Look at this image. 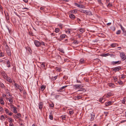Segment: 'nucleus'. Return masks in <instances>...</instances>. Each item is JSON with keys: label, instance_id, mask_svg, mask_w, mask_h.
Returning <instances> with one entry per match:
<instances>
[{"label": "nucleus", "instance_id": "32", "mask_svg": "<svg viewBox=\"0 0 126 126\" xmlns=\"http://www.w3.org/2000/svg\"><path fill=\"white\" fill-rule=\"evenodd\" d=\"M121 32V31L120 30H118L116 32V34H120Z\"/></svg>", "mask_w": 126, "mask_h": 126}, {"label": "nucleus", "instance_id": "51", "mask_svg": "<svg viewBox=\"0 0 126 126\" xmlns=\"http://www.w3.org/2000/svg\"><path fill=\"white\" fill-rule=\"evenodd\" d=\"M112 6V4L110 3H109V4L107 5V6L108 7H111Z\"/></svg>", "mask_w": 126, "mask_h": 126}, {"label": "nucleus", "instance_id": "38", "mask_svg": "<svg viewBox=\"0 0 126 126\" xmlns=\"http://www.w3.org/2000/svg\"><path fill=\"white\" fill-rule=\"evenodd\" d=\"M61 117L63 120H65L66 118V117L65 115H62L61 116Z\"/></svg>", "mask_w": 126, "mask_h": 126}, {"label": "nucleus", "instance_id": "42", "mask_svg": "<svg viewBox=\"0 0 126 126\" xmlns=\"http://www.w3.org/2000/svg\"><path fill=\"white\" fill-rule=\"evenodd\" d=\"M49 105L50 107L53 108L54 107V104L53 103H49Z\"/></svg>", "mask_w": 126, "mask_h": 126}, {"label": "nucleus", "instance_id": "59", "mask_svg": "<svg viewBox=\"0 0 126 126\" xmlns=\"http://www.w3.org/2000/svg\"><path fill=\"white\" fill-rule=\"evenodd\" d=\"M13 114V113L12 112H9V113H8V114H7L9 115L10 116H11V115H12Z\"/></svg>", "mask_w": 126, "mask_h": 126}, {"label": "nucleus", "instance_id": "30", "mask_svg": "<svg viewBox=\"0 0 126 126\" xmlns=\"http://www.w3.org/2000/svg\"><path fill=\"white\" fill-rule=\"evenodd\" d=\"M58 50L60 52H62L63 53H64V52L63 49L62 48H59Z\"/></svg>", "mask_w": 126, "mask_h": 126}, {"label": "nucleus", "instance_id": "29", "mask_svg": "<svg viewBox=\"0 0 126 126\" xmlns=\"http://www.w3.org/2000/svg\"><path fill=\"white\" fill-rule=\"evenodd\" d=\"M110 29L113 31H114L115 30V27L113 26L111 27Z\"/></svg>", "mask_w": 126, "mask_h": 126}, {"label": "nucleus", "instance_id": "22", "mask_svg": "<svg viewBox=\"0 0 126 126\" xmlns=\"http://www.w3.org/2000/svg\"><path fill=\"white\" fill-rule=\"evenodd\" d=\"M87 15L89 16H92V14L91 11H87Z\"/></svg>", "mask_w": 126, "mask_h": 126}, {"label": "nucleus", "instance_id": "19", "mask_svg": "<svg viewBox=\"0 0 126 126\" xmlns=\"http://www.w3.org/2000/svg\"><path fill=\"white\" fill-rule=\"evenodd\" d=\"M0 87L1 88H4L5 86L2 83L0 82Z\"/></svg>", "mask_w": 126, "mask_h": 126}, {"label": "nucleus", "instance_id": "10", "mask_svg": "<svg viewBox=\"0 0 126 126\" xmlns=\"http://www.w3.org/2000/svg\"><path fill=\"white\" fill-rule=\"evenodd\" d=\"M112 94L110 92H108L107 94H105L104 96L106 97H108L112 95Z\"/></svg>", "mask_w": 126, "mask_h": 126}, {"label": "nucleus", "instance_id": "63", "mask_svg": "<svg viewBox=\"0 0 126 126\" xmlns=\"http://www.w3.org/2000/svg\"><path fill=\"white\" fill-rule=\"evenodd\" d=\"M14 117L15 118H16V119H17L19 118V117H18L17 116V115H15L14 116Z\"/></svg>", "mask_w": 126, "mask_h": 126}, {"label": "nucleus", "instance_id": "55", "mask_svg": "<svg viewBox=\"0 0 126 126\" xmlns=\"http://www.w3.org/2000/svg\"><path fill=\"white\" fill-rule=\"evenodd\" d=\"M58 26L60 27L61 29H62L63 28L62 24H60L58 25Z\"/></svg>", "mask_w": 126, "mask_h": 126}, {"label": "nucleus", "instance_id": "53", "mask_svg": "<svg viewBox=\"0 0 126 126\" xmlns=\"http://www.w3.org/2000/svg\"><path fill=\"white\" fill-rule=\"evenodd\" d=\"M17 116L18 117H20L21 116V114L20 113H18L17 114Z\"/></svg>", "mask_w": 126, "mask_h": 126}, {"label": "nucleus", "instance_id": "21", "mask_svg": "<svg viewBox=\"0 0 126 126\" xmlns=\"http://www.w3.org/2000/svg\"><path fill=\"white\" fill-rule=\"evenodd\" d=\"M109 85L112 88H114L115 87L114 84L112 83H109Z\"/></svg>", "mask_w": 126, "mask_h": 126}, {"label": "nucleus", "instance_id": "60", "mask_svg": "<svg viewBox=\"0 0 126 126\" xmlns=\"http://www.w3.org/2000/svg\"><path fill=\"white\" fill-rule=\"evenodd\" d=\"M40 46L42 45H44L45 44L44 42H41L40 43Z\"/></svg>", "mask_w": 126, "mask_h": 126}, {"label": "nucleus", "instance_id": "50", "mask_svg": "<svg viewBox=\"0 0 126 126\" xmlns=\"http://www.w3.org/2000/svg\"><path fill=\"white\" fill-rule=\"evenodd\" d=\"M17 89H18L20 91H21L22 90L21 87L20 86Z\"/></svg>", "mask_w": 126, "mask_h": 126}, {"label": "nucleus", "instance_id": "36", "mask_svg": "<svg viewBox=\"0 0 126 126\" xmlns=\"http://www.w3.org/2000/svg\"><path fill=\"white\" fill-rule=\"evenodd\" d=\"M97 1L99 4H100L102 5H103V4L102 3L101 0H98Z\"/></svg>", "mask_w": 126, "mask_h": 126}, {"label": "nucleus", "instance_id": "31", "mask_svg": "<svg viewBox=\"0 0 126 126\" xmlns=\"http://www.w3.org/2000/svg\"><path fill=\"white\" fill-rule=\"evenodd\" d=\"M6 16L7 20H8L9 19V16L8 13H7V14L6 15Z\"/></svg>", "mask_w": 126, "mask_h": 126}, {"label": "nucleus", "instance_id": "45", "mask_svg": "<svg viewBox=\"0 0 126 126\" xmlns=\"http://www.w3.org/2000/svg\"><path fill=\"white\" fill-rule=\"evenodd\" d=\"M77 12V10L76 9L74 10L72 12L74 14H76Z\"/></svg>", "mask_w": 126, "mask_h": 126}, {"label": "nucleus", "instance_id": "16", "mask_svg": "<svg viewBox=\"0 0 126 126\" xmlns=\"http://www.w3.org/2000/svg\"><path fill=\"white\" fill-rule=\"evenodd\" d=\"M86 91V90L85 89L83 88H81L80 90H78L77 92H85Z\"/></svg>", "mask_w": 126, "mask_h": 126}, {"label": "nucleus", "instance_id": "37", "mask_svg": "<svg viewBox=\"0 0 126 126\" xmlns=\"http://www.w3.org/2000/svg\"><path fill=\"white\" fill-rule=\"evenodd\" d=\"M121 30L123 31V32H124L125 31V30L124 28L122 27L121 25H120Z\"/></svg>", "mask_w": 126, "mask_h": 126}, {"label": "nucleus", "instance_id": "3", "mask_svg": "<svg viewBox=\"0 0 126 126\" xmlns=\"http://www.w3.org/2000/svg\"><path fill=\"white\" fill-rule=\"evenodd\" d=\"M120 57L122 61H124L126 58V55L123 52H122L120 53Z\"/></svg>", "mask_w": 126, "mask_h": 126}, {"label": "nucleus", "instance_id": "44", "mask_svg": "<svg viewBox=\"0 0 126 126\" xmlns=\"http://www.w3.org/2000/svg\"><path fill=\"white\" fill-rule=\"evenodd\" d=\"M56 70L58 72H60L61 70V68L57 67L56 68Z\"/></svg>", "mask_w": 126, "mask_h": 126}, {"label": "nucleus", "instance_id": "62", "mask_svg": "<svg viewBox=\"0 0 126 126\" xmlns=\"http://www.w3.org/2000/svg\"><path fill=\"white\" fill-rule=\"evenodd\" d=\"M108 113V112H104V115L106 116H107V114Z\"/></svg>", "mask_w": 126, "mask_h": 126}, {"label": "nucleus", "instance_id": "48", "mask_svg": "<svg viewBox=\"0 0 126 126\" xmlns=\"http://www.w3.org/2000/svg\"><path fill=\"white\" fill-rule=\"evenodd\" d=\"M82 98V97L81 95H79L76 97V99H79L80 98Z\"/></svg>", "mask_w": 126, "mask_h": 126}, {"label": "nucleus", "instance_id": "8", "mask_svg": "<svg viewBox=\"0 0 126 126\" xmlns=\"http://www.w3.org/2000/svg\"><path fill=\"white\" fill-rule=\"evenodd\" d=\"M86 61L83 59L81 58L79 61V64H82L85 63Z\"/></svg>", "mask_w": 126, "mask_h": 126}, {"label": "nucleus", "instance_id": "18", "mask_svg": "<svg viewBox=\"0 0 126 126\" xmlns=\"http://www.w3.org/2000/svg\"><path fill=\"white\" fill-rule=\"evenodd\" d=\"M8 118V122L9 123H12L14 121V120L11 118L9 117Z\"/></svg>", "mask_w": 126, "mask_h": 126}, {"label": "nucleus", "instance_id": "47", "mask_svg": "<svg viewBox=\"0 0 126 126\" xmlns=\"http://www.w3.org/2000/svg\"><path fill=\"white\" fill-rule=\"evenodd\" d=\"M121 76L120 78L123 79L126 76L124 75H122Z\"/></svg>", "mask_w": 126, "mask_h": 126}, {"label": "nucleus", "instance_id": "2", "mask_svg": "<svg viewBox=\"0 0 126 126\" xmlns=\"http://www.w3.org/2000/svg\"><path fill=\"white\" fill-rule=\"evenodd\" d=\"M6 48L7 53L9 56H11V52L10 48H9V47L7 45H6Z\"/></svg>", "mask_w": 126, "mask_h": 126}, {"label": "nucleus", "instance_id": "5", "mask_svg": "<svg viewBox=\"0 0 126 126\" xmlns=\"http://www.w3.org/2000/svg\"><path fill=\"white\" fill-rule=\"evenodd\" d=\"M121 61H118L116 62H112L111 63V64L113 65H116V64H119L121 63Z\"/></svg>", "mask_w": 126, "mask_h": 126}, {"label": "nucleus", "instance_id": "7", "mask_svg": "<svg viewBox=\"0 0 126 126\" xmlns=\"http://www.w3.org/2000/svg\"><path fill=\"white\" fill-rule=\"evenodd\" d=\"M34 43L35 45L37 47H39L40 46V42L37 40H35Z\"/></svg>", "mask_w": 126, "mask_h": 126}, {"label": "nucleus", "instance_id": "12", "mask_svg": "<svg viewBox=\"0 0 126 126\" xmlns=\"http://www.w3.org/2000/svg\"><path fill=\"white\" fill-rule=\"evenodd\" d=\"M79 11L81 12L84 13L85 14L87 15L88 11H87V10H85L83 9H81Z\"/></svg>", "mask_w": 126, "mask_h": 126}, {"label": "nucleus", "instance_id": "14", "mask_svg": "<svg viewBox=\"0 0 126 126\" xmlns=\"http://www.w3.org/2000/svg\"><path fill=\"white\" fill-rule=\"evenodd\" d=\"M0 103L2 105H4V102L3 100V98L1 97L0 98Z\"/></svg>", "mask_w": 126, "mask_h": 126}, {"label": "nucleus", "instance_id": "43", "mask_svg": "<svg viewBox=\"0 0 126 126\" xmlns=\"http://www.w3.org/2000/svg\"><path fill=\"white\" fill-rule=\"evenodd\" d=\"M5 111L6 114H8L9 113V110L7 109H5Z\"/></svg>", "mask_w": 126, "mask_h": 126}, {"label": "nucleus", "instance_id": "11", "mask_svg": "<svg viewBox=\"0 0 126 126\" xmlns=\"http://www.w3.org/2000/svg\"><path fill=\"white\" fill-rule=\"evenodd\" d=\"M113 102L111 101H109L105 103V105L106 106H108L109 105H111L112 104Z\"/></svg>", "mask_w": 126, "mask_h": 126}, {"label": "nucleus", "instance_id": "40", "mask_svg": "<svg viewBox=\"0 0 126 126\" xmlns=\"http://www.w3.org/2000/svg\"><path fill=\"white\" fill-rule=\"evenodd\" d=\"M66 35L65 34H63L60 36V37L61 38H65Z\"/></svg>", "mask_w": 126, "mask_h": 126}, {"label": "nucleus", "instance_id": "4", "mask_svg": "<svg viewBox=\"0 0 126 126\" xmlns=\"http://www.w3.org/2000/svg\"><path fill=\"white\" fill-rule=\"evenodd\" d=\"M13 106V105H11L10 106ZM11 109H13V112L14 113H16L17 112V108H16V107H15L13 106V107H11Z\"/></svg>", "mask_w": 126, "mask_h": 126}, {"label": "nucleus", "instance_id": "46", "mask_svg": "<svg viewBox=\"0 0 126 126\" xmlns=\"http://www.w3.org/2000/svg\"><path fill=\"white\" fill-rule=\"evenodd\" d=\"M9 101L11 104L13 102V100L12 98H10L9 100Z\"/></svg>", "mask_w": 126, "mask_h": 126}, {"label": "nucleus", "instance_id": "57", "mask_svg": "<svg viewBox=\"0 0 126 126\" xmlns=\"http://www.w3.org/2000/svg\"><path fill=\"white\" fill-rule=\"evenodd\" d=\"M8 79L7 80L9 82H11L12 81L11 79L9 78H8Z\"/></svg>", "mask_w": 126, "mask_h": 126}, {"label": "nucleus", "instance_id": "17", "mask_svg": "<svg viewBox=\"0 0 126 126\" xmlns=\"http://www.w3.org/2000/svg\"><path fill=\"white\" fill-rule=\"evenodd\" d=\"M79 33L82 34L84 32V29L83 28H81L79 30Z\"/></svg>", "mask_w": 126, "mask_h": 126}, {"label": "nucleus", "instance_id": "64", "mask_svg": "<svg viewBox=\"0 0 126 126\" xmlns=\"http://www.w3.org/2000/svg\"><path fill=\"white\" fill-rule=\"evenodd\" d=\"M10 123L9 125V126H14L13 124L12 123Z\"/></svg>", "mask_w": 126, "mask_h": 126}, {"label": "nucleus", "instance_id": "58", "mask_svg": "<svg viewBox=\"0 0 126 126\" xmlns=\"http://www.w3.org/2000/svg\"><path fill=\"white\" fill-rule=\"evenodd\" d=\"M74 5H75L76 6H77L78 7V6H79V4L77 3H74Z\"/></svg>", "mask_w": 126, "mask_h": 126}, {"label": "nucleus", "instance_id": "6", "mask_svg": "<svg viewBox=\"0 0 126 126\" xmlns=\"http://www.w3.org/2000/svg\"><path fill=\"white\" fill-rule=\"evenodd\" d=\"M121 69V67L120 66H117L115 67L113 69V70L114 71L116 72V71H118Z\"/></svg>", "mask_w": 126, "mask_h": 126}, {"label": "nucleus", "instance_id": "49", "mask_svg": "<svg viewBox=\"0 0 126 126\" xmlns=\"http://www.w3.org/2000/svg\"><path fill=\"white\" fill-rule=\"evenodd\" d=\"M22 9L23 10L21 11V12H24V11H26L25 10H24V9H27L28 10V8H22Z\"/></svg>", "mask_w": 126, "mask_h": 126}, {"label": "nucleus", "instance_id": "15", "mask_svg": "<svg viewBox=\"0 0 126 126\" xmlns=\"http://www.w3.org/2000/svg\"><path fill=\"white\" fill-rule=\"evenodd\" d=\"M126 97H125L123 98L122 100V103L124 104H126Z\"/></svg>", "mask_w": 126, "mask_h": 126}, {"label": "nucleus", "instance_id": "52", "mask_svg": "<svg viewBox=\"0 0 126 126\" xmlns=\"http://www.w3.org/2000/svg\"><path fill=\"white\" fill-rule=\"evenodd\" d=\"M5 92L7 94H9V90L8 89H6L5 90Z\"/></svg>", "mask_w": 126, "mask_h": 126}, {"label": "nucleus", "instance_id": "9", "mask_svg": "<svg viewBox=\"0 0 126 126\" xmlns=\"http://www.w3.org/2000/svg\"><path fill=\"white\" fill-rule=\"evenodd\" d=\"M39 109L41 110L43 106V104L42 102H41L39 103Z\"/></svg>", "mask_w": 126, "mask_h": 126}, {"label": "nucleus", "instance_id": "39", "mask_svg": "<svg viewBox=\"0 0 126 126\" xmlns=\"http://www.w3.org/2000/svg\"><path fill=\"white\" fill-rule=\"evenodd\" d=\"M108 53H103L102 54V56L104 57H106L108 55Z\"/></svg>", "mask_w": 126, "mask_h": 126}, {"label": "nucleus", "instance_id": "20", "mask_svg": "<svg viewBox=\"0 0 126 126\" xmlns=\"http://www.w3.org/2000/svg\"><path fill=\"white\" fill-rule=\"evenodd\" d=\"M49 118L51 120L53 119V116L52 114V112H50V115H49Z\"/></svg>", "mask_w": 126, "mask_h": 126}, {"label": "nucleus", "instance_id": "1", "mask_svg": "<svg viewBox=\"0 0 126 126\" xmlns=\"http://www.w3.org/2000/svg\"><path fill=\"white\" fill-rule=\"evenodd\" d=\"M94 114L93 113H90V115L89 116V118L90 119V120L91 121H93L94 120Z\"/></svg>", "mask_w": 126, "mask_h": 126}, {"label": "nucleus", "instance_id": "24", "mask_svg": "<svg viewBox=\"0 0 126 126\" xmlns=\"http://www.w3.org/2000/svg\"><path fill=\"white\" fill-rule=\"evenodd\" d=\"M7 66L9 67L10 66V62L8 60L7 62Z\"/></svg>", "mask_w": 126, "mask_h": 126}, {"label": "nucleus", "instance_id": "13", "mask_svg": "<svg viewBox=\"0 0 126 126\" xmlns=\"http://www.w3.org/2000/svg\"><path fill=\"white\" fill-rule=\"evenodd\" d=\"M69 17L72 19H74L75 18V16L73 14H71L69 15Z\"/></svg>", "mask_w": 126, "mask_h": 126}, {"label": "nucleus", "instance_id": "23", "mask_svg": "<svg viewBox=\"0 0 126 126\" xmlns=\"http://www.w3.org/2000/svg\"><path fill=\"white\" fill-rule=\"evenodd\" d=\"M57 78V76H55L54 77H52V78H51V79L52 81H53L55 80Z\"/></svg>", "mask_w": 126, "mask_h": 126}, {"label": "nucleus", "instance_id": "27", "mask_svg": "<svg viewBox=\"0 0 126 126\" xmlns=\"http://www.w3.org/2000/svg\"><path fill=\"white\" fill-rule=\"evenodd\" d=\"M4 119V117L3 115H2L1 116L0 119L2 121H3Z\"/></svg>", "mask_w": 126, "mask_h": 126}, {"label": "nucleus", "instance_id": "56", "mask_svg": "<svg viewBox=\"0 0 126 126\" xmlns=\"http://www.w3.org/2000/svg\"><path fill=\"white\" fill-rule=\"evenodd\" d=\"M0 10L1 11H3L2 7L1 5L0 4Z\"/></svg>", "mask_w": 126, "mask_h": 126}, {"label": "nucleus", "instance_id": "61", "mask_svg": "<svg viewBox=\"0 0 126 126\" xmlns=\"http://www.w3.org/2000/svg\"><path fill=\"white\" fill-rule=\"evenodd\" d=\"M41 67H45V65L43 63L41 65Z\"/></svg>", "mask_w": 126, "mask_h": 126}, {"label": "nucleus", "instance_id": "26", "mask_svg": "<svg viewBox=\"0 0 126 126\" xmlns=\"http://www.w3.org/2000/svg\"><path fill=\"white\" fill-rule=\"evenodd\" d=\"M69 112L70 114L72 115L73 114L74 111L73 110H69Z\"/></svg>", "mask_w": 126, "mask_h": 126}, {"label": "nucleus", "instance_id": "33", "mask_svg": "<svg viewBox=\"0 0 126 126\" xmlns=\"http://www.w3.org/2000/svg\"><path fill=\"white\" fill-rule=\"evenodd\" d=\"M14 85H15V86L16 87V89H17L18 88V87H19V85H18L16 83H15V84H14Z\"/></svg>", "mask_w": 126, "mask_h": 126}, {"label": "nucleus", "instance_id": "41", "mask_svg": "<svg viewBox=\"0 0 126 126\" xmlns=\"http://www.w3.org/2000/svg\"><path fill=\"white\" fill-rule=\"evenodd\" d=\"M118 82L120 85H122L123 84V82L121 80L118 81Z\"/></svg>", "mask_w": 126, "mask_h": 126}, {"label": "nucleus", "instance_id": "35", "mask_svg": "<svg viewBox=\"0 0 126 126\" xmlns=\"http://www.w3.org/2000/svg\"><path fill=\"white\" fill-rule=\"evenodd\" d=\"M59 28H57L55 29V31L56 33H57L59 31Z\"/></svg>", "mask_w": 126, "mask_h": 126}, {"label": "nucleus", "instance_id": "54", "mask_svg": "<svg viewBox=\"0 0 126 126\" xmlns=\"http://www.w3.org/2000/svg\"><path fill=\"white\" fill-rule=\"evenodd\" d=\"M73 43L75 44H78V42L77 41H74L73 42Z\"/></svg>", "mask_w": 126, "mask_h": 126}, {"label": "nucleus", "instance_id": "34", "mask_svg": "<svg viewBox=\"0 0 126 126\" xmlns=\"http://www.w3.org/2000/svg\"><path fill=\"white\" fill-rule=\"evenodd\" d=\"M4 55V53H2L1 52H0V57H3Z\"/></svg>", "mask_w": 126, "mask_h": 126}, {"label": "nucleus", "instance_id": "25", "mask_svg": "<svg viewBox=\"0 0 126 126\" xmlns=\"http://www.w3.org/2000/svg\"><path fill=\"white\" fill-rule=\"evenodd\" d=\"M45 88V87L44 85H42L41 86V89L42 91H43Z\"/></svg>", "mask_w": 126, "mask_h": 126}, {"label": "nucleus", "instance_id": "28", "mask_svg": "<svg viewBox=\"0 0 126 126\" xmlns=\"http://www.w3.org/2000/svg\"><path fill=\"white\" fill-rule=\"evenodd\" d=\"M117 45V44L116 43H113L111 45V47H115Z\"/></svg>", "mask_w": 126, "mask_h": 126}]
</instances>
